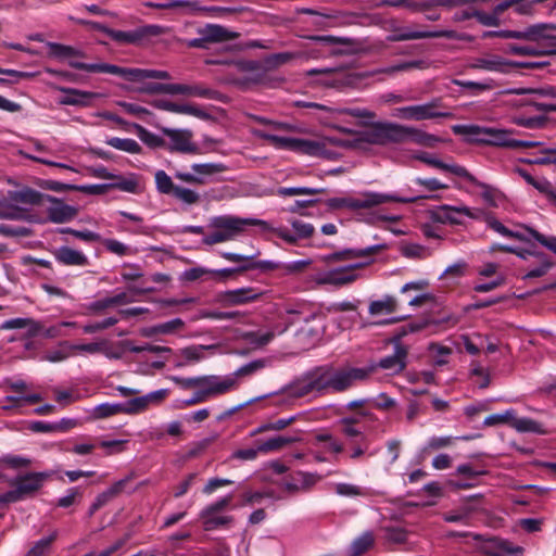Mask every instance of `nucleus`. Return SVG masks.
Listing matches in <instances>:
<instances>
[{"mask_svg":"<svg viewBox=\"0 0 556 556\" xmlns=\"http://www.w3.org/2000/svg\"><path fill=\"white\" fill-rule=\"evenodd\" d=\"M170 379L181 389L191 390V389H200L206 384H211L212 382L220 380L222 376L207 375V376H199V377H190V378L174 376Z\"/></svg>","mask_w":556,"mask_h":556,"instance_id":"obj_35","label":"nucleus"},{"mask_svg":"<svg viewBox=\"0 0 556 556\" xmlns=\"http://www.w3.org/2000/svg\"><path fill=\"white\" fill-rule=\"evenodd\" d=\"M511 427L518 432H533L539 434H545L546 431L542 428V425L530 418H516L514 415Z\"/></svg>","mask_w":556,"mask_h":556,"instance_id":"obj_45","label":"nucleus"},{"mask_svg":"<svg viewBox=\"0 0 556 556\" xmlns=\"http://www.w3.org/2000/svg\"><path fill=\"white\" fill-rule=\"evenodd\" d=\"M357 267L358 265L341 267L338 269L330 270L318 279V283L332 285L337 287L352 283L357 279V275L354 273L355 268Z\"/></svg>","mask_w":556,"mask_h":556,"instance_id":"obj_26","label":"nucleus"},{"mask_svg":"<svg viewBox=\"0 0 556 556\" xmlns=\"http://www.w3.org/2000/svg\"><path fill=\"white\" fill-rule=\"evenodd\" d=\"M479 507L473 504V498L468 501L467 503L460 505L458 508L444 513L443 520L446 522H462L465 525L469 523V518L472 514L477 513Z\"/></svg>","mask_w":556,"mask_h":556,"instance_id":"obj_33","label":"nucleus"},{"mask_svg":"<svg viewBox=\"0 0 556 556\" xmlns=\"http://www.w3.org/2000/svg\"><path fill=\"white\" fill-rule=\"evenodd\" d=\"M27 328L28 333L30 336H35L38 333L40 327L39 325L31 318H13L4 321L1 325V329H22Z\"/></svg>","mask_w":556,"mask_h":556,"instance_id":"obj_46","label":"nucleus"},{"mask_svg":"<svg viewBox=\"0 0 556 556\" xmlns=\"http://www.w3.org/2000/svg\"><path fill=\"white\" fill-rule=\"evenodd\" d=\"M333 490L338 495L344 497H364L368 495V491L365 488L352 483H336Z\"/></svg>","mask_w":556,"mask_h":556,"instance_id":"obj_47","label":"nucleus"},{"mask_svg":"<svg viewBox=\"0 0 556 556\" xmlns=\"http://www.w3.org/2000/svg\"><path fill=\"white\" fill-rule=\"evenodd\" d=\"M191 168L200 177L212 176L226 170V166L222 163L193 164Z\"/></svg>","mask_w":556,"mask_h":556,"instance_id":"obj_59","label":"nucleus"},{"mask_svg":"<svg viewBox=\"0 0 556 556\" xmlns=\"http://www.w3.org/2000/svg\"><path fill=\"white\" fill-rule=\"evenodd\" d=\"M121 345L132 353L150 352L153 354H160L172 352V349L168 346L153 345L150 343H146L143 345H135L131 341H123Z\"/></svg>","mask_w":556,"mask_h":556,"instance_id":"obj_54","label":"nucleus"},{"mask_svg":"<svg viewBox=\"0 0 556 556\" xmlns=\"http://www.w3.org/2000/svg\"><path fill=\"white\" fill-rule=\"evenodd\" d=\"M236 66L238 73L230 79V83L242 91L257 86L277 87L285 81L281 77L271 76L262 60L239 61Z\"/></svg>","mask_w":556,"mask_h":556,"instance_id":"obj_3","label":"nucleus"},{"mask_svg":"<svg viewBox=\"0 0 556 556\" xmlns=\"http://www.w3.org/2000/svg\"><path fill=\"white\" fill-rule=\"evenodd\" d=\"M219 349V344L210 345H191L180 350L181 356L186 359L185 363H179L177 366H185L188 363H195L205 357L204 352L211 351L216 352Z\"/></svg>","mask_w":556,"mask_h":556,"instance_id":"obj_38","label":"nucleus"},{"mask_svg":"<svg viewBox=\"0 0 556 556\" xmlns=\"http://www.w3.org/2000/svg\"><path fill=\"white\" fill-rule=\"evenodd\" d=\"M393 34L388 36V40L391 42L418 40L428 38H448V39H462L463 37L455 30H413L408 27H393Z\"/></svg>","mask_w":556,"mask_h":556,"instance_id":"obj_16","label":"nucleus"},{"mask_svg":"<svg viewBox=\"0 0 556 556\" xmlns=\"http://www.w3.org/2000/svg\"><path fill=\"white\" fill-rule=\"evenodd\" d=\"M407 355V348L401 343H395L394 353L381 358L378 365L364 368L352 366L334 367L332 365L317 366L295 380L289 387V390L296 397L309 394L321 396L343 393L354 387L356 382L367 380L376 371L377 367L390 370L393 374H400L406 367Z\"/></svg>","mask_w":556,"mask_h":556,"instance_id":"obj_1","label":"nucleus"},{"mask_svg":"<svg viewBox=\"0 0 556 556\" xmlns=\"http://www.w3.org/2000/svg\"><path fill=\"white\" fill-rule=\"evenodd\" d=\"M293 441H294V439H292V438L278 435L275 438H270L265 442H261L257 445H258V451L261 453H269V452H274V451H279L282 447H285L286 445L291 444Z\"/></svg>","mask_w":556,"mask_h":556,"instance_id":"obj_51","label":"nucleus"},{"mask_svg":"<svg viewBox=\"0 0 556 556\" xmlns=\"http://www.w3.org/2000/svg\"><path fill=\"white\" fill-rule=\"evenodd\" d=\"M519 66L522 68H538L543 66V63L538 62H528V63H515L510 61H506L502 56L494 54H486L479 58L472 59L469 64V68L472 70H484L489 72H507L508 66Z\"/></svg>","mask_w":556,"mask_h":556,"instance_id":"obj_15","label":"nucleus"},{"mask_svg":"<svg viewBox=\"0 0 556 556\" xmlns=\"http://www.w3.org/2000/svg\"><path fill=\"white\" fill-rule=\"evenodd\" d=\"M152 105L159 110L179 113V114H189V115H193V116H197L200 118H204L207 116L203 110H201L200 108L192 105V104H178V103H174L168 100L159 99V100H154L152 102Z\"/></svg>","mask_w":556,"mask_h":556,"instance_id":"obj_31","label":"nucleus"},{"mask_svg":"<svg viewBox=\"0 0 556 556\" xmlns=\"http://www.w3.org/2000/svg\"><path fill=\"white\" fill-rule=\"evenodd\" d=\"M401 125L388 122H377L369 125L366 130L357 132V137L351 140L327 138L330 144L341 148L362 149L365 143L386 146L399 143Z\"/></svg>","mask_w":556,"mask_h":556,"instance_id":"obj_2","label":"nucleus"},{"mask_svg":"<svg viewBox=\"0 0 556 556\" xmlns=\"http://www.w3.org/2000/svg\"><path fill=\"white\" fill-rule=\"evenodd\" d=\"M384 538L388 542L394 544H403L407 540L406 530L397 527H386L383 528Z\"/></svg>","mask_w":556,"mask_h":556,"instance_id":"obj_64","label":"nucleus"},{"mask_svg":"<svg viewBox=\"0 0 556 556\" xmlns=\"http://www.w3.org/2000/svg\"><path fill=\"white\" fill-rule=\"evenodd\" d=\"M104 248L113 254L124 256L132 253L131 249L116 239H102L100 240Z\"/></svg>","mask_w":556,"mask_h":556,"instance_id":"obj_60","label":"nucleus"},{"mask_svg":"<svg viewBox=\"0 0 556 556\" xmlns=\"http://www.w3.org/2000/svg\"><path fill=\"white\" fill-rule=\"evenodd\" d=\"M489 128L479 125H454L452 130L455 135L466 136L470 143L486 144Z\"/></svg>","mask_w":556,"mask_h":556,"instance_id":"obj_30","label":"nucleus"},{"mask_svg":"<svg viewBox=\"0 0 556 556\" xmlns=\"http://www.w3.org/2000/svg\"><path fill=\"white\" fill-rule=\"evenodd\" d=\"M508 51L515 55L538 56V55H546V54H556V49L538 50V49L529 47V46H517V45H509Z\"/></svg>","mask_w":556,"mask_h":556,"instance_id":"obj_57","label":"nucleus"},{"mask_svg":"<svg viewBox=\"0 0 556 556\" xmlns=\"http://www.w3.org/2000/svg\"><path fill=\"white\" fill-rule=\"evenodd\" d=\"M536 258L539 260L540 265L538 267L529 270L523 276V279L542 277L554 266V263L551 262L548 256L542 252H538Z\"/></svg>","mask_w":556,"mask_h":556,"instance_id":"obj_55","label":"nucleus"},{"mask_svg":"<svg viewBox=\"0 0 556 556\" xmlns=\"http://www.w3.org/2000/svg\"><path fill=\"white\" fill-rule=\"evenodd\" d=\"M384 249H386V244H376V245L368 247L366 249H358V250L346 249V250H343L340 252L332 253L331 255L328 256V258L331 261H349V260H353V258H357V257L374 255Z\"/></svg>","mask_w":556,"mask_h":556,"instance_id":"obj_34","label":"nucleus"},{"mask_svg":"<svg viewBox=\"0 0 556 556\" xmlns=\"http://www.w3.org/2000/svg\"><path fill=\"white\" fill-rule=\"evenodd\" d=\"M506 93H513V94L531 93V94H534L535 97H539L543 101L554 102V104H556V86H545V87L535 88V89L516 88V89L507 90Z\"/></svg>","mask_w":556,"mask_h":556,"instance_id":"obj_41","label":"nucleus"},{"mask_svg":"<svg viewBox=\"0 0 556 556\" xmlns=\"http://www.w3.org/2000/svg\"><path fill=\"white\" fill-rule=\"evenodd\" d=\"M258 296L260 292H256L254 289L241 288L225 292L223 299L229 305H241L254 301Z\"/></svg>","mask_w":556,"mask_h":556,"instance_id":"obj_36","label":"nucleus"},{"mask_svg":"<svg viewBox=\"0 0 556 556\" xmlns=\"http://www.w3.org/2000/svg\"><path fill=\"white\" fill-rule=\"evenodd\" d=\"M326 143L325 141H316V140H307L296 138L295 151L312 155V156H320L326 152Z\"/></svg>","mask_w":556,"mask_h":556,"instance_id":"obj_42","label":"nucleus"},{"mask_svg":"<svg viewBox=\"0 0 556 556\" xmlns=\"http://www.w3.org/2000/svg\"><path fill=\"white\" fill-rule=\"evenodd\" d=\"M165 33L166 28L160 25H146L129 31L112 29L108 31V36L118 43L140 45L147 38L157 37Z\"/></svg>","mask_w":556,"mask_h":556,"instance_id":"obj_14","label":"nucleus"},{"mask_svg":"<svg viewBox=\"0 0 556 556\" xmlns=\"http://www.w3.org/2000/svg\"><path fill=\"white\" fill-rule=\"evenodd\" d=\"M443 105L440 99H433L432 101L425 104L397 108L394 110L393 116L407 121H425L438 117H453L451 112H443L438 110Z\"/></svg>","mask_w":556,"mask_h":556,"instance_id":"obj_9","label":"nucleus"},{"mask_svg":"<svg viewBox=\"0 0 556 556\" xmlns=\"http://www.w3.org/2000/svg\"><path fill=\"white\" fill-rule=\"evenodd\" d=\"M106 143L114 149L125 151L128 153L137 154V153L141 152L140 144L134 139H129V138L122 139V138L113 137V138L108 139Z\"/></svg>","mask_w":556,"mask_h":556,"instance_id":"obj_49","label":"nucleus"},{"mask_svg":"<svg viewBox=\"0 0 556 556\" xmlns=\"http://www.w3.org/2000/svg\"><path fill=\"white\" fill-rule=\"evenodd\" d=\"M73 66L80 68V71H86L89 73H108L116 76H121L125 79L137 81L143 80L147 78L154 79H169L170 75L166 71H157V70H141V68H124L117 65L106 64V63H73Z\"/></svg>","mask_w":556,"mask_h":556,"instance_id":"obj_5","label":"nucleus"},{"mask_svg":"<svg viewBox=\"0 0 556 556\" xmlns=\"http://www.w3.org/2000/svg\"><path fill=\"white\" fill-rule=\"evenodd\" d=\"M511 130L490 127L486 144L509 149H529L543 147V143L540 141L514 139L511 138Z\"/></svg>","mask_w":556,"mask_h":556,"instance_id":"obj_18","label":"nucleus"},{"mask_svg":"<svg viewBox=\"0 0 556 556\" xmlns=\"http://www.w3.org/2000/svg\"><path fill=\"white\" fill-rule=\"evenodd\" d=\"M197 38L178 39L188 48L208 50L213 45L224 43L239 38L240 34L219 24L207 23L197 28Z\"/></svg>","mask_w":556,"mask_h":556,"instance_id":"obj_6","label":"nucleus"},{"mask_svg":"<svg viewBox=\"0 0 556 556\" xmlns=\"http://www.w3.org/2000/svg\"><path fill=\"white\" fill-rule=\"evenodd\" d=\"M402 131L400 134L399 143L406 141L407 139L412 140L414 143L433 148L438 142H441V139L435 135L428 134L424 130L401 125Z\"/></svg>","mask_w":556,"mask_h":556,"instance_id":"obj_27","label":"nucleus"},{"mask_svg":"<svg viewBox=\"0 0 556 556\" xmlns=\"http://www.w3.org/2000/svg\"><path fill=\"white\" fill-rule=\"evenodd\" d=\"M124 404L103 403L96 406L92 410L93 419H103L114 415L124 414Z\"/></svg>","mask_w":556,"mask_h":556,"instance_id":"obj_50","label":"nucleus"},{"mask_svg":"<svg viewBox=\"0 0 556 556\" xmlns=\"http://www.w3.org/2000/svg\"><path fill=\"white\" fill-rule=\"evenodd\" d=\"M47 47L49 49L48 56L60 61H67L68 65L75 70L78 68L73 66L72 64L80 63L79 61H76V59L86 56L84 51L76 49L72 46H66L58 42H47Z\"/></svg>","mask_w":556,"mask_h":556,"instance_id":"obj_25","label":"nucleus"},{"mask_svg":"<svg viewBox=\"0 0 556 556\" xmlns=\"http://www.w3.org/2000/svg\"><path fill=\"white\" fill-rule=\"evenodd\" d=\"M546 122H547V118L545 116H532V117L517 116V117H514V124L521 126V127L530 128V129L543 128V127H545Z\"/></svg>","mask_w":556,"mask_h":556,"instance_id":"obj_58","label":"nucleus"},{"mask_svg":"<svg viewBox=\"0 0 556 556\" xmlns=\"http://www.w3.org/2000/svg\"><path fill=\"white\" fill-rule=\"evenodd\" d=\"M375 545V535L370 531L356 538L349 549V556H359L370 551Z\"/></svg>","mask_w":556,"mask_h":556,"instance_id":"obj_40","label":"nucleus"},{"mask_svg":"<svg viewBox=\"0 0 556 556\" xmlns=\"http://www.w3.org/2000/svg\"><path fill=\"white\" fill-rule=\"evenodd\" d=\"M417 160L430 165L434 168L451 173L455 176L462 177L467 181H476V177L471 175L464 166L457 164H447L444 163L430 154L422 152L416 156Z\"/></svg>","mask_w":556,"mask_h":556,"instance_id":"obj_24","label":"nucleus"},{"mask_svg":"<svg viewBox=\"0 0 556 556\" xmlns=\"http://www.w3.org/2000/svg\"><path fill=\"white\" fill-rule=\"evenodd\" d=\"M235 386L232 379H220L211 384H206L198 389L193 395L184 402L186 406H192L199 403H203L212 397H216L228 392H231V388Z\"/></svg>","mask_w":556,"mask_h":556,"instance_id":"obj_19","label":"nucleus"},{"mask_svg":"<svg viewBox=\"0 0 556 556\" xmlns=\"http://www.w3.org/2000/svg\"><path fill=\"white\" fill-rule=\"evenodd\" d=\"M138 91L148 94H185L200 98H213V94L215 93L212 89L202 86L161 83L146 84L144 86L139 88Z\"/></svg>","mask_w":556,"mask_h":556,"instance_id":"obj_10","label":"nucleus"},{"mask_svg":"<svg viewBox=\"0 0 556 556\" xmlns=\"http://www.w3.org/2000/svg\"><path fill=\"white\" fill-rule=\"evenodd\" d=\"M45 195L31 188H22L9 192L10 201L25 205H39Z\"/></svg>","mask_w":556,"mask_h":556,"instance_id":"obj_37","label":"nucleus"},{"mask_svg":"<svg viewBox=\"0 0 556 556\" xmlns=\"http://www.w3.org/2000/svg\"><path fill=\"white\" fill-rule=\"evenodd\" d=\"M382 5L393 7V8H406L413 12H428L430 11L429 1L416 2L414 0H386L382 2Z\"/></svg>","mask_w":556,"mask_h":556,"instance_id":"obj_48","label":"nucleus"},{"mask_svg":"<svg viewBox=\"0 0 556 556\" xmlns=\"http://www.w3.org/2000/svg\"><path fill=\"white\" fill-rule=\"evenodd\" d=\"M321 479L323 477L318 473L295 471L281 483V489L293 496L311 491Z\"/></svg>","mask_w":556,"mask_h":556,"instance_id":"obj_17","label":"nucleus"},{"mask_svg":"<svg viewBox=\"0 0 556 556\" xmlns=\"http://www.w3.org/2000/svg\"><path fill=\"white\" fill-rule=\"evenodd\" d=\"M58 533L54 531L48 538L41 539L28 551L26 556H48L51 545L55 541Z\"/></svg>","mask_w":556,"mask_h":556,"instance_id":"obj_53","label":"nucleus"},{"mask_svg":"<svg viewBox=\"0 0 556 556\" xmlns=\"http://www.w3.org/2000/svg\"><path fill=\"white\" fill-rule=\"evenodd\" d=\"M232 501V495H226L215 503L210 504L200 513V519L204 530L212 531L217 528L228 527L233 522L232 516L219 515Z\"/></svg>","mask_w":556,"mask_h":556,"instance_id":"obj_12","label":"nucleus"},{"mask_svg":"<svg viewBox=\"0 0 556 556\" xmlns=\"http://www.w3.org/2000/svg\"><path fill=\"white\" fill-rule=\"evenodd\" d=\"M295 106L298 108H305V109H314L320 112H327V113H338V114H344L350 115L357 118H367L372 119L375 118L376 114L369 110L366 109H351V108H343V109H333L324 104H319L316 102H308V101H296Z\"/></svg>","mask_w":556,"mask_h":556,"instance_id":"obj_21","label":"nucleus"},{"mask_svg":"<svg viewBox=\"0 0 556 556\" xmlns=\"http://www.w3.org/2000/svg\"><path fill=\"white\" fill-rule=\"evenodd\" d=\"M212 226L216 231L203 238V243L213 245L235 239L245 226H260L262 229H269V224L256 218H240L235 216H219L213 219Z\"/></svg>","mask_w":556,"mask_h":556,"instance_id":"obj_4","label":"nucleus"},{"mask_svg":"<svg viewBox=\"0 0 556 556\" xmlns=\"http://www.w3.org/2000/svg\"><path fill=\"white\" fill-rule=\"evenodd\" d=\"M50 477L47 472H30L15 480V488L0 496L2 503H14L33 496Z\"/></svg>","mask_w":556,"mask_h":556,"instance_id":"obj_8","label":"nucleus"},{"mask_svg":"<svg viewBox=\"0 0 556 556\" xmlns=\"http://www.w3.org/2000/svg\"><path fill=\"white\" fill-rule=\"evenodd\" d=\"M156 190L162 194L172 195L178 201L192 205L200 202L201 197L194 190L176 186L172 178L164 170H156L155 175Z\"/></svg>","mask_w":556,"mask_h":556,"instance_id":"obj_11","label":"nucleus"},{"mask_svg":"<svg viewBox=\"0 0 556 556\" xmlns=\"http://www.w3.org/2000/svg\"><path fill=\"white\" fill-rule=\"evenodd\" d=\"M429 324H430V321L425 320V321H413V323L403 325L402 327H400L397 329V332L394 338V342L399 343V341L402 338H404L405 336H407L408 333H414V332L424 330Z\"/></svg>","mask_w":556,"mask_h":556,"instance_id":"obj_61","label":"nucleus"},{"mask_svg":"<svg viewBox=\"0 0 556 556\" xmlns=\"http://www.w3.org/2000/svg\"><path fill=\"white\" fill-rule=\"evenodd\" d=\"M307 39L318 45V48L307 51L306 56L311 59L341 55L343 54V51L337 46H352L354 43L353 39L351 38L337 37L332 35L308 36Z\"/></svg>","mask_w":556,"mask_h":556,"instance_id":"obj_13","label":"nucleus"},{"mask_svg":"<svg viewBox=\"0 0 556 556\" xmlns=\"http://www.w3.org/2000/svg\"><path fill=\"white\" fill-rule=\"evenodd\" d=\"M301 56V53H294V52H281V53H274L270 55H267L262 61L265 64V67L268 70V72H273L280 67L281 65Z\"/></svg>","mask_w":556,"mask_h":556,"instance_id":"obj_43","label":"nucleus"},{"mask_svg":"<svg viewBox=\"0 0 556 556\" xmlns=\"http://www.w3.org/2000/svg\"><path fill=\"white\" fill-rule=\"evenodd\" d=\"M46 198L51 202V205L48 207V216L53 223H66L74 219L78 210L75 206L68 205L63 201L53 198L51 195H46Z\"/></svg>","mask_w":556,"mask_h":556,"instance_id":"obj_22","label":"nucleus"},{"mask_svg":"<svg viewBox=\"0 0 556 556\" xmlns=\"http://www.w3.org/2000/svg\"><path fill=\"white\" fill-rule=\"evenodd\" d=\"M118 180L113 185L114 188L130 192L137 193L139 188L138 178L135 175H130L128 177H118Z\"/></svg>","mask_w":556,"mask_h":556,"instance_id":"obj_63","label":"nucleus"},{"mask_svg":"<svg viewBox=\"0 0 556 556\" xmlns=\"http://www.w3.org/2000/svg\"><path fill=\"white\" fill-rule=\"evenodd\" d=\"M53 255L60 264L65 266H87L89 264L88 257L81 251L67 245L58 248Z\"/></svg>","mask_w":556,"mask_h":556,"instance_id":"obj_28","label":"nucleus"},{"mask_svg":"<svg viewBox=\"0 0 556 556\" xmlns=\"http://www.w3.org/2000/svg\"><path fill=\"white\" fill-rule=\"evenodd\" d=\"M545 30H553V24L541 23L532 25L528 27L526 30L519 31V39L538 41L542 38V36H545L543 34V31Z\"/></svg>","mask_w":556,"mask_h":556,"instance_id":"obj_52","label":"nucleus"},{"mask_svg":"<svg viewBox=\"0 0 556 556\" xmlns=\"http://www.w3.org/2000/svg\"><path fill=\"white\" fill-rule=\"evenodd\" d=\"M162 132L170 140L168 149L180 153L198 154L199 148L192 142L193 134L188 129L162 128Z\"/></svg>","mask_w":556,"mask_h":556,"instance_id":"obj_20","label":"nucleus"},{"mask_svg":"<svg viewBox=\"0 0 556 556\" xmlns=\"http://www.w3.org/2000/svg\"><path fill=\"white\" fill-rule=\"evenodd\" d=\"M426 197H416V198H400L392 194H383L376 192H365L362 193L358 198H333L329 200V205L333 208H351V210H361V208H370L387 202H402V203H415L419 199H425Z\"/></svg>","mask_w":556,"mask_h":556,"instance_id":"obj_7","label":"nucleus"},{"mask_svg":"<svg viewBox=\"0 0 556 556\" xmlns=\"http://www.w3.org/2000/svg\"><path fill=\"white\" fill-rule=\"evenodd\" d=\"M459 215L477 218L478 214L471 212L467 206L442 205L432 213L433 219L442 224H460Z\"/></svg>","mask_w":556,"mask_h":556,"instance_id":"obj_23","label":"nucleus"},{"mask_svg":"<svg viewBox=\"0 0 556 556\" xmlns=\"http://www.w3.org/2000/svg\"><path fill=\"white\" fill-rule=\"evenodd\" d=\"M397 300L392 295H384L380 300L369 303L368 312L371 316L392 314L397 309Z\"/></svg>","mask_w":556,"mask_h":556,"instance_id":"obj_39","label":"nucleus"},{"mask_svg":"<svg viewBox=\"0 0 556 556\" xmlns=\"http://www.w3.org/2000/svg\"><path fill=\"white\" fill-rule=\"evenodd\" d=\"M267 363L268 361L265 358L252 361L238 368L233 374L222 377V379H232L235 386L231 388V391H235L239 387V379L253 376L265 368Z\"/></svg>","mask_w":556,"mask_h":556,"instance_id":"obj_32","label":"nucleus"},{"mask_svg":"<svg viewBox=\"0 0 556 556\" xmlns=\"http://www.w3.org/2000/svg\"><path fill=\"white\" fill-rule=\"evenodd\" d=\"M59 90L66 94L60 100V103L64 105L87 106L90 104L91 100L99 97L96 92L84 91L75 88L60 87Z\"/></svg>","mask_w":556,"mask_h":556,"instance_id":"obj_29","label":"nucleus"},{"mask_svg":"<svg viewBox=\"0 0 556 556\" xmlns=\"http://www.w3.org/2000/svg\"><path fill=\"white\" fill-rule=\"evenodd\" d=\"M150 403L147 396H140L128 401L124 404V414L134 415L146 410Z\"/></svg>","mask_w":556,"mask_h":556,"instance_id":"obj_62","label":"nucleus"},{"mask_svg":"<svg viewBox=\"0 0 556 556\" xmlns=\"http://www.w3.org/2000/svg\"><path fill=\"white\" fill-rule=\"evenodd\" d=\"M30 215L27 208L14 204L0 205V219L27 220Z\"/></svg>","mask_w":556,"mask_h":556,"instance_id":"obj_44","label":"nucleus"},{"mask_svg":"<svg viewBox=\"0 0 556 556\" xmlns=\"http://www.w3.org/2000/svg\"><path fill=\"white\" fill-rule=\"evenodd\" d=\"M254 268H260L263 270H273V269L277 268V265L270 261H261L257 263H248L247 265H243V266L239 267L238 269L226 268V269L218 271V274L224 277H228L237 271H245V270L254 269Z\"/></svg>","mask_w":556,"mask_h":556,"instance_id":"obj_56","label":"nucleus"}]
</instances>
